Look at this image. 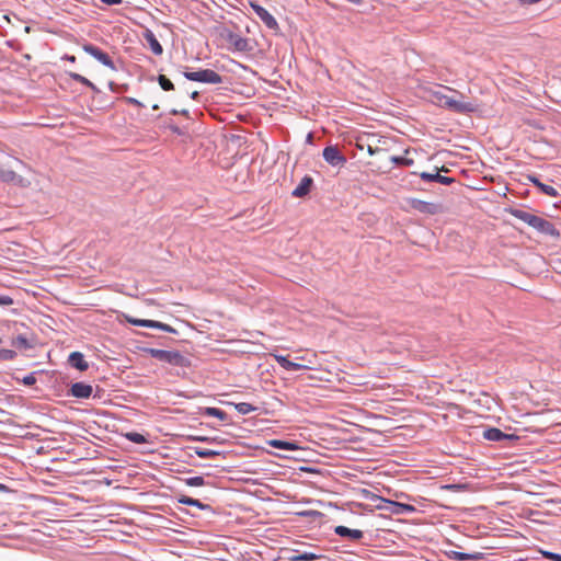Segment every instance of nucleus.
I'll use <instances>...</instances> for the list:
<instances>
[{
    "instance_id": "8fccbe9b",
    "label": "nucleus",
    "mask_w": 561,
    "mask_h": 561,
    "mask_svg": "<svg viewBox=\"0 0 561 561\" xmlns=\"http://www.w3.org/2000/svg\"><path fill=\"white\" fill-rule=\"evenodd\" d=\"M108 88H110V90H111L112 92H115V93H117V92H118V84H117V83H115L114 81H110V82H108Z\"/></svg>"
},
{
    "instance_id": "a18cd8bd",
    "label": "nucleus",
    "mask_w": 561,
    "mask_h": 561,
    "mask_svg": "<svg viewBox=\"0 0 561 561\" xmlns=\"http://www.w3.org/2000/svg\"><path fill=\"white\" fill-rule=\"evenodd\" d=\"M178 501L181 504H185V505H191L192 506L193 497H190V496H186V495H180Z\"/></svg>"
},
{
    "instance_id": "c03bdc74",
    "label": "nucleus",
    "mask_w": 561,
    "mask_h": 561,
    "mask_svg": "<svg viewBox=\"0 0 561 561\" xmlns=\"http://www.w3.org/2000/svg\"><path fill=\"white\" fill-rule=\"evenodd\" d=\"M196 454H197V456H221V453L216 451V450H209V449L197 450Z\"/></svg>"
},
{
    "instance_id": "5701e85b",
    "label": "nucleus",
    "mask_w": 561,
    "mask_h": 561,
    "mask_svg": "<svg viewBox=\"0 0 561 561\" xmlns=\"http://www.w3.org/2000/svg\"><path fill=\"white\" fill-rule=\"evenodd\" d=\"M68 76L76 82H79L85 87H88L89 89H91L94 93H100V90L99 88L93 83L91 82L89 79H87L85 77L77 73V72H68Z\"/></svg>"
},
{
    "instance_id": "c756f323",
    "label": "nucleus",
    "mask_w": 561,
    "mask_h": 561,
    "mask_svg": "<svg viewBox=\"0 0 561 561\" xmlns=\"http://www.w3.org/2000/svg\"><path fill=\"white\" fill-rule=\"evenodd\" d=\"M12 345L15 347H19V348H30L31 347L28 340L22 334H19L16 337H14L12 340Z\"/></svg>"
},
{
    "instance_id": "ddd939ff",
    "label": "nucleus",
    "mask_w": 561,
    "mask_h": 561,
    "mask_svg": "<svg viewBox=\"0 0 561 561\" xmlns=\"http://www.w3.org/2000/svg\"><path fill=\"white\" fill-rule=\"evenodd\" d=\"M411 206L415 210L423 213V214H428V215H435L438 213V209H439V205H437L435 203L421 201V199H412Z\"/></svg>"
},
{
    "instance_id": "20e7f679",
    "label": "nucleus",
    "mask_w": 561,
    "mask_h": 561,
    "mask_svg": "<svg viewBox=\"0 0 561 561\" xmlns=\"http://www.w3.org/2000/svg\"><path fill=\"white\" fill-rule=\"evenodd\" d=\"M183 76L190 81L220 84L224 82L222 77L213 69H199L197 71H184Z\"/></svg>"
},
{
    "instance_id": "49530a36",
    "label": "nucleus",
    "mask_w": 561,
    "mask_h": 561,
    "mask_svg": "<svg viewBox=\"0 0 561 561\" xmlns=\"http://www.w3.org/2000/svg\"><path fill=\"white\" fill-rule=\"evenodd\" d=\"M192 506H196L199 510H208L209 505L202 503L201 501L193 499Z\"/></svg>"
},
{
    "instance_id": "4468645a",
    "label": "nucleus",
    "mask_w": 561,
    "mask_h": 561,
    "mask_svg": "<svg viewBox=\"0 0 561 561\" xmlns=\"http://www.w3.org/2000/svg\"><path fill=\"white\" fill-rule=\"evenodd\" d=\"M527 179L529 182H531L542 194L551 196V197H558L559 192L551 185L545 184L540 182L537 175L529 174L527 175Z\"/></svg>"
},
{
    "instance_id": "13d9d810",
    "label": "nucleus",
    "mask_w": 561,
    "mask_h": 561,
    "mask_svg": "<svg viewBox=\"0 0 561 561\" xmlns=\"http://www.w3.org/2000/svg\"><path fill=\"white\" fill-rule=\"evenodd\" d=\"M65 59L69 60L70 62H75L76 61V57L72 56V55H66Z\"/></svg>"
},
{
    "instance_id": "412c9836",
    "label": "nucleus",
    "mask_w": 561,
    "mask_h": 561,
    "mask_svg": "<svg viewBox=\"0 0 561 561\" xmlns=\"http://www.w3.org/2000/svg\"><path fill=\"white\" fill-rule=\"evenodd\" d=\"M275 360L282 368H284L288 371H298L304 367L302 365H300L298 363H294V362L289 360L284 355H275Z\"/></svg>"
},
{
    "instance_id": "bb28decb",
    "label": "nucleus",
    "mask_w": 561,
    "mask_h": 561,
    "mask_svg": "<svg viewBox=\"0 0 561 561\" xmlns=\"http://www.w3.org/2000/svg\"><path fill=\"white\" fill-rule=\"evenodd\" d=\"M391 162L399 167H411L414 164V160L411 158L402 157V156H392L390 158Z\"/></svg>"
},
{
    "instance_id": "603ef678",
    "label": "nucleus",
    "mask_w": 561,
    "mask_h": 561,
    "mask_svg": "<svg viewBox=\"0 0 561 561\" xmlns=\"http://www.w3.org/2000/svg\"><path fill=\"white\" fill-rule=\"evenodd\" d=\"M522 4H535L540 2L541 0H518Z\"/></svg>"
},
{
    "instance_id": "5fc2aeb1",
    "label": "nucleus",
    "mask_w": 561,
    "mask_h": 561,
    "mask_svg": "<svg viewBox=\"0 0 561 561\" xmlns=\"http://www.w3.org/2000/svg\"><path fill=\"white\" fill-rule=\"evenodd\" d=\"M190 98H191L192 100L197 101V100L199 99V92H197V91H193V92L190 94Z\"/></svg>"
},
{
    "instance_id": "79ce46f5",
    "label": "nucleus",
    "mask_w": 561,
    "mask_h": 561,
    "mask_svg": "<svg viewBox=\"0 0 561 561\" xmlns=\"http://www.w3.org/2000/svg\"><path fill=\"white\" fill-rule=\"evenodd\" d=\"M158 329L168 333L178 334L176 329L163 322H159Z\"/></svg>"
},
{
    "instance_id": "69168bd1",
    "label": "nucleus",
    "mask_w": 561,
    "mask_h": 561,
    "mask_svg": "<svg viewBox=\"0 0 561 561\" xmlns=\"http://www.w3.org/2000/svg\"><path fill=\"white\" fill-rule=\"evenodd\" d=\"M270 454H271V456H275V457L280 456V455H279V454H277V453H270Z\"/></svg>"
},
{
    "instance_id": "6e6d98bb",
    "label": "nucleus",
    "mask_w": 561,
    "mask_h": 561,
    "mask_svg": "<svg viewBox=\"0 0 561 561\" xmlns=\"http://www.w3.org/2000/svg\"><path fill=\"white\" fill-rule=\"evenodd\" d=\"M378 151H379V149H378V148H373L371 146H368V153H369L370 156L376 154Z\"/></svg>"
},
{
    "instance_id": "2eb2a0df",
    "label": "nucleus",
    "mask_w": 561,
    "mask_h": 561,
    "mask_svg": "<svg viewBox=\"0 0 561 561\" xmlns=\"http://www.w3.org/2000/svg\"><path fill=\"white\" fill-rule=\"evenodd\" d=\"M142 36L145 38V41L148 43L151 51L157 55V56H160L162 55L163 53V47L162 45L160 44V42L157 39L156 35L153 34V32L149 28H146L142 33Z\"/></svg>"
},
{
    "instance_id": "39448f33",
    "label": "nucleus",
    "mask_w": 561,
    "mask_h": 561,
    "mask_svg": "<svg viewBox=\"0 0 561 561\" xmlns=\"http://www.w3.org/2000/svg\"><path fill=\"white\" fill-rule=\"evenodd\" d=\"M11 156L0 150V181L5 183H16L22 180L13 170L10 169Z\"/></svg>"
},
{
    "instance_id": "3c124183",
    "label": "nucleus",
    "mask_w": 561,
    "mask_h": 561,
    "mask_svg": "<svg viewBox=\"0 0 561 561\" xmlns=\"http://www.w3.org/2000/svg\"><path fill=\"white\" fill-rule=\"evenodd\" d=\"M443 489H446V490H458V489H461V486L458 485V484H448V485H444Z\"/></svg>"
},
{
    "instance_id": "393cba45",
    "label": "nucleus",
    "mask_w": 561,
    "mask_h": 561,
    "mask_svg": "<svg viewBox=\"0 0 561 561\" xmlns=\"http://www.w3.org/2000/svg\"><path fill=\"white\" fill-rule=\"evenodd\" d=\"M240 414H249L256 411L257 408L248 402L231 403Z\"/></svg>"
},
{
    "instance_id": "423d86ee",
    "label": "nucleus",
    "mask_w": 561,
    "mask_h": 561,
    "mask_svg": "<svg viewBox=\"0 0 561 561\" xmlns=\"http://www.w3.org/2000/svg\"><path fill=\"white\" fill-rule=\"evenodd\" d=\"M222 37L226 42L232 47L233 50L241 53H251L253 50V46L249 38L242 37L241 35L227 31L222 34Z\"/></svg>"
},
{
    "instance_id": "58836bf2",
    "label": "nucleus",
    "mask_w": 561,
    "mask_h": 561,
    "mask_svg": "<svg viewBox=\"0 0 561 561\" xmlns=\"http://www.w3.org/2000/svg\"><path fill=\"white\" fill-rule=\"evenodd\" d=\"M121 100L123 102L129 104V105H134V106H137V107H144V104L140 101H138L137 99H135V98L123 96Z\"/></svg>"
},
{
    "instance_id": "a19ab883",
    "label": "nucleus",
    "mask_w": 561,
    "mask_h": 561,
    "mask_svg": "<svg viewBox=\"0 0 561 561\" xmlns=\"http://www.w3.org/2000/svg\"><path fill=\"white\" fill-rule=\"evenodd\" d=\"M22 383L25 386H33L36 383L35 373H31L22 379Z\"/></svg>"
},
{
    "instance_id": "a211bd4d",
    "label": "nucleus",
    "mask_w": 561,
    "mask_h": 561,
    "mask_svg": "<svg viewBox=\"0 0 561 561\" xmlns=\"http://www.w3.org/2000/svg\"><path fill=\"white\" fill-rule=\"evenodd\" d=\"M334 533L341 537H347L348 539L353 541L360 540L364 536L363 531L359 529H351L346 526H336L334 529Z\"/></svg>"
},
{
    "instance_id": "0e129e2a",
    "label": "nucleus",
    "mask_w": 561,
    "mask_h": 561,
    "mask_svg": "<svg viewBox=\"0 0 561 561\" xmlns=\"http://www.w3.org/2000/svg\"><path fill=\"white\" fill-rule=\"evenodd\" d=\"M4 490H7L5 485L0 483V491H4Z\"/></svg>"
},
{
    "instance_id": "0eeeda50",
    "label": "nucleus",
    "mask_w": 561,
    "mask_h": 561,
    "mask_svg": "<svg viewBox=\"0 0 561 561\" xmlns=\"http://www.w3.org/2000/svg\"><path fill=\"white\" fill-rule=\"evenodd\" d=\"M250 7L267 28L275 32L279 30L276 19L265 8L255 1H250Z\"/></svg>"
},
{
    "instance_id": "f8f14e48",
    "label": "nucleus",
    "mask_w": 561,
    "mask_h": 561,
    "mask_svg": "<svg viewBox=\"0 0 561 561\" xmlns=\"http://www.w3.org/2000/svg\"><path fill=\"white\" fill-rule=\"evenodd\" d=\"M68 393L78 399H88L92 396L93 388L91 385L78 381L71 385Z\"/></svg>"
},
{
    "instance_id": "de8ad7c7",
    "label": "nucleus",
    "mask_w": 561,
    "mask_h": 561,
    "mask_svg": "<svg viewBox=\"0 0 561 561\" xmlns=\"http://www.w3.org/2000/svg\"><path fill=\"white\" fill-rule=\"evenodd\" d=\"M142 319L134 318L130 316H126V321L133 325L139 327V322H141Z\"/></svg>"
},
{
    "instance_id": "f704fd0d",
    "label": "nucleus",
    "mask_w": 561,
    "mask_h": 561,
    "mask_svg": "<svg viewBox=\"0 0 561 561\" xmlns=\"http://www.w3.org/2000/svg\"><path fill=\"white\" fill-rule=\"evenodd\" d=\"M437 175H438V172H435V173L422 172V173H420V178L425 182H437Z\"/></svg>"
},
{
    "instance_id": "a878e982",
    "label": "nucleus",
    "mask_w": 561,
    "mask_h": 561,
    "mask_svg": "<svg viewBox=\"0 0 561 561\" xmlns=\"http://www.w3.org/2000/svg\"><path fill=\"white\" fill-rule=\"evenodd\" d=\"M157 81L163 91L169 92L175 89L173 82L164 75H159Z\"/></svg>"
},
{
    "instance_id": "4d7b16f0",
    "label": "nucleus",
    "mask_w": 561,
    "mask_h": 561,
    "mask_svg": "<svg viewBox=\"0 0 561 561\" xmlns=\"http://www.w3.org/2000/svg\"><path fill=\"white\" fill-rule=\"evenodd\" d=\"M179 113H180V115H183L186 118H190V112L187 110H181Z\"/></svg>"
},
{
    "instance_id": "ea45409f",
    "label": "nucleus",
    "mask_w": 561,
    "mask_h": 561,
    "mask_svg": "<svg viewBox=\"0 0 561 561\" xmlns=\"http://www.w3.org/2000/svg\"><path fill=\"white\" fill-rule=\"evenodd\" d=\"M455 182H456V180L454 178L445 176L439 173L437 175V183H440L443 185H450Z\"/></svg>"
},
{
    "instance_id": "6ab92c4d",
    "label": "nucleus",
    "mask_w": 561,
    "mask_h": 561,
    "mask_svg": "<svg viewBox=\"0 0 561 561\" xmlns=\"http://www.w3.org/2000/svg\"><path fill=\"white\" fill-rule=\"evenodd\" d=\"M201 414L204 416L217 417L225 423H228L230 421L229 415L224 410L214 407L204 408Z\"/></svg>"
},
{
    "instance_id": "2f4dec72",
    "label": "nucleus",
    "mask_w": 561,
    "mask_h": 561,
    "mask_svg": "<svg viewBox=\"0 0 561 561\" xmlns=\"http://www.w3.org/2000/svg\"><path fill=\"white\" fill-rule=\"evenodd\" d=\"M126 438L136 444H142L146 442V437L142 434L136 432L127 433Z\"/></svg>"
},
{
    "instance_id": "7ed1b4c3",
    "label": "nucleus",
    "mask_w": 561,
    "mask_h": 561,
    "mask_svg": "<svg viewBox=\"0 0 561 561\" xmlns=\"http://www.w3.org/2000/svg\"><path fill=\"white\" fill-rule=\"evenodd\" d=\"M482 438L499 443L501 447H511L520 438L514 434H507L496 427H483L481 432Z\"/></svg>"
},
{
    "instance_id": "052dcab7",
    "label": "nucleus",
    "mask_w": 561,
    "mask_h": 561,
    "mask_svg": "<svg viewBox=\"0 0 561 561\" xmlns=\"http://www.w3.org/2000/svg\"><path fill=\"white\" fill-rule=\"evenodd\" d=\"M179 112H180L179 110L173 108V110L170 111V114L171 115H180Z\"/></svg>"
},
{
    "instance_id": "f3484780",
    "label": "nucleus",
    "mask_w": 561,
    "mask_h": 561,
    "mask_svg": "<svg viewBox=\"0 0 561 561\" xmlns=\"http://www.w3.org/2000/svg\"><path fill=\"white\" fill-rule=\"evenodd\" d=\"M508 213H510L513 217H515V218H517V219H519V220L524 221L525 224H527V225H528V226H530L531 228L534 227L535 221H536V219L538 218V216H537V215L531 214V213H529V211H526V210H524V209H519V208H510V209H508Z\"/></svg>"
},
{
    "instance_id": "e433bc0d",
    "label": "nucleus",
    "mask_w": 561,
    "mask_h": 561,
    "mask_svg": "<svg viewBox=\"0 0 561 561\" xmlns=\"http://www.w3.org/2000/svg\"><path fill=\"white\" fill-rule=\"evenodd\" d=\"M159 322L160 321L142 319L141 322H139V327L158 329Z\"/></svg>"
},
{
    "instance_id": "c85d7f7f",
    "label": "nucleus",
    "mask_w": 561,
    "mask_h": 561,
    "mask_svg": "<svg viewBox=\"0 0 561 561\" xmlns=\"http://www.w3.org/2000/svg\"><path fill=\"white\" fill-rule=\"evenodd\" d=\"M390 502L391 500H387L382 496H379V495H376V499L374 500V507L376 510H388L389 511V507H390Z\"/></svg>"
},
{
    "instance_id": "72a5a7b5",
    "label": "nucleus",
    "mask_w": 561,
    "mask_h": 561,
    "mask_svg": "<svg viewBox=\"0 0 561 561\" xmlns=\"http://www.w3.org/2000/svg\"><path fill=\"white\" fill-rule=\"evenodd\" d=\"M185 483L190 486H202L205 484L203 477H192L185 479Z\"/></svg>"
},
{
    "instance_id": "f03ea898",
    "label": "nucleus",
    "mask_w": 561,
    "mask_h": 561,
    "mask_svg": "<svg viewBox=\"0 0 561 561\" xmlns=\"http://www.w3.org/2000/svg\"><path fill=\"white\" fill-rule=\"evenodd\" d=\"M433 96L439 106L450 110L458 114H467L476 111V106L470 102L456 101L453 98L442 93L440 91L433 92Z\"/></svg>"
},
{
    "instance_id": "338daca9",
    "label": "nucleus",
    "mask_w": 561,
    "mask_h": 561,
    "mask_svg": "<svg viewBox=\"0 0 561 561\" xmlns=\"http://www.w3.org/2000/svg\"><path fill=\"white\" fill-rule=\"evenodd\" d=\"M158 108H159V105H158V104H154V105L152 106V110H158Z\"/></svg>"
},
{
    "instance_id": "774afa93",
    "label": "nucleus",
    "mask_w": 561,
    "mask_h": 561,
    "mask_svg": "<svg viewBox=\"0 0 561 561\" xmlns=\"http://www.w3.org/2000/svg\"><path fill=\"white\" fill-rule=\"evenodd\" d=\"M511 456H512V457H515V456H517V455H516V454H512Z\"/></svg>"
},
{
    "instance_id": "4be33fe9",
    "label": "nucleus",
    "mask_w": 561,
    "mask_h": 561,
    "mask_svg": "<svg viewBox=\"0 0 561 561\" xmlns=\"http://www.w3.org/2000/svg\"><path fill=\"white\" fill-rule=\"evenodd\" d=\"M389 511L391 514L399 515L403 513H413L415 511V507L410 504L391 501Z\"/></svg>"
},
{
    "instance_id": "7c9ffc66",
    "label": "nucleus",
    "mask_w": 561,
    "mask_h": 561,
    "mask_svg": "<svg viewBox=\"0 0 561 561\" xmlns=\"http://www.w3.org/2000/svg\"><path fill=\"white\" fill-rule=\"evenodd\" d=\"M18 356L16 352L8 348H0V362L13 360Z\"/></svg>"
},
{
    "instance_id": "473e14b6",
    "label": "nucleus",
    "mask_w": 561,
    "mask_h": 561,
    "mask_svg": "<svg viewBox=\"0 0 561 561\" xmlns=\"http://www.w3.org/2000/svg\"><path fill=\"white\" fill-rule=\"evenodd\" d=\"M357 495L360 497V499H364V500H368V501H371L374 502V500L376 499V495L375 493L370 492L369 490L367 489H359L357 491Z\"/></svg>"
},
{
    "instance_id": "e2e57ef3",
    "label": "nucleus",
    "mask_w": 561,
    "mask_h": 561,
    "mask_svg": "<svg viewBox=\"0 0 561 561\" xmlns=\"http://www.w3.org/2000/svg\"><path fill=\"white\" fill-rule=\"evenodd\" d=\"M300 469H301V470H305V471H308V472H314V470H313V469H311V468H305V467H301Z\"/></svg>"
},
{
    "instance_id": "09e8293b",
    "label": "nucleus",
    "mask_w": 561,
    "mask_h": 561,
    "mask_svg": "<svg viewBox=\"0 0 561 561\" xmlns=\"http://www.w3.org/2000/svg\"><path fill=\"white\" fill-rule=\"evenodd\" d=\"M106 5H117L123 2V0H101Z\"/></svg>"
},
{
    "instance_id": "6e6552de",
    "label": "nucleus",
    "mask_w": 561,
    "mask_h": 561,
    "mask_svg": "<svg viewBox=\"0 0 561 561\" xmlns=\"http://www.w3.org/2000/svg\"><path fill=\"white\" fill-rule=\"evenodd\" d=\"M83 50L94 57L98 61H100L102 65L108 67L112 70H116L115 62L111 58V56L102 50L100 47L93 45V44H85L83 45Z\"/></svg>"
},
{
    "instance_id": "864d4df0",
    "label": "nucleus",
    "mask_w": 561,
    "mask_h": 561,
    "mask_svg": "<svg viewBox=\"0 0 561 561\" xmlns=\"http://www.w3.org/2000/svg\"><path fill=\"white\" fill-rule=\"evenodd\" d=\"M127 90H128V84H118L117 93H123V92H126Z\"/></svg>"
},
{
    "instance_id": "cd10ccee",
    "label": "nucleus",
    "mask_w": 561,
    "mask_h": 561,
    "mask_svg": "<svg viewBox=\"0 0 561 561\" xmlns=\"http://www.w3.org/2000/svg\"><path fill=\"white\" fill-rule=\"evenodd\" d=\"M453 558L455 560H459V561H462V560H477V559H480L481 558V553H465V552H458V551H453Z\"/></svg>"
},
{
    "instance_id": "680f3d73",
    "label": "nucleus",
    "mask_w": 561,
    "mask_h": 561,
    "mask_svg": "<svg viewBox=\"0 0 561 561\" xmlns=\"http://www.w3.org/2000/svg\"><path fill=\"white\" fill-rule=\"evenodd\" d=\"M312 138H313L312 134H311V133H309V134H308V136H307V141H308V142H311V141H312Z\"/></svg>"
},
{
    "instance_id": "4c0bfd02",
    "label": "nucleus",
    "mask_w": 561,
    "mask_h": 561,
    "mask_svg": "<svg viewBox=\"0 0 561 561\" xmlns=\"http://www.w3.org/2000/svg\"><path fill=\"white\" fill-rule=\"evenodd\" d=\"M167 127L175 135L178 136H183L185 135V130L182 129L181 127H179L176 124H174L173 122H170Z\"/></svg>"
},
{
    "instance_id": "9b49d317",
    "label": "nucleus",
    "mask_w": 561,
    "mask_h": 561,
    "mask_svg": "<svg viewBox=\"0 0 561 561\" xmlns=\"http://www.w3.org/2000/svg\"><path fill=\"white\" fill-rule=\"evenodd\" d=\"M313 186H314L313 179L310 175L306 174L301 179L300 183L293 190L291 196L296 197V198H305L306 196H308L310 194Z\"/></svg>"
},
{
    "instance_id": "f257e3e1",
    "label": "nucleus",
    "mask_w": 561,
    "mask_h": 561,
    "mask_svg": "<svg viewBox=\"0 0 561 561\" xmlns=\"http://www.w3.org/2000/svg\"><path fill=\"white\" fill-rule=\"evenodd\" d=\"M144 352L160 362L168 363L172 366L187 368L191 366V359L179 351H167L152 347L144 348Z\"/></svg>"
},
{
    "instance_id": "aec40b11",
    "label": "nucleus",
    "mask_w": 561,
    "mask_h": 561,
    "mask_svg": "<svg viewBox=\"0 0 561 561\" xmlns=\"http://www.w3.org/2000/svg\"><path fill=\"white\" fill-rule=\"evenodd\" d=\"M266 444L270 447H274L276 449H282V450H297V449H299V446L295 442H290V440L270 439V440H266Z\"/></svg>"
},
{
    "instance_id": "1a4fd4ad",
    "label": "nucleus",
    "mask_w": 561,
    "mask_h": 561,
    "mask_svg": "<svg viewBox=\"0 0 561 561\" xmlns=\"http://www.w3.org/2000/svg\"><path fill=\"white\" fill-rule=\"evenodd\" d=\"M323 159L332 167H343L347 159L336 146H328L322 152Z\"/></svg>"
},
{
    "instance_id": "37998d69",
    "label": "nucleus",
    "mask_w": 561,
    "mask_h": 561,
    "mask_svg": "<svg viewBox=\"0 0 561 561\" xmlns=\"http://www.w3.org/2000/svg\"><path fill=\"white\" fill-rule=\"evenodd\" d=\"M13 299L8 295H0V306L7 307L13 305Z\"/></svg>"
},
{
    "instance_id": "9d476101",
    "label": "nucleus",
    "mask_w": 561,
    "mask_h": 561,
    "mask_svg": "<svg viewBox=\"0 0 561 561\" xmlns=\"http://www.w3.org/2000/svg\"><path fill=\"white\" fill-rule=\"evenodd\" d=\"M533 228L545 236H550L552 238L560 237V231L556 228V226L551 221L539 216L536 219Z\"/></svg>"
},
{
    "instance_id": "dca6fc26",
    "label": "nucleus",
    "mask_w": 561,
    "mask_h": 561,
    "mask_svg": "<svg viewBox=\"0 0 561 561\" xmlns=\"http://www.w3.org/2000/svg\"><path fill=\"white\" fill-rule=\"evenodd\" d=\"M68 363L71 367L78 369L79 371H85L89 368V364L81 352L76 351L70 353Z\"/></svg>"
},
{
    "instance_id": "c9c22d12",
    "label": "nucleus",
    "mask_w": 561,
    "mask_h": 561,
    "mask_svg": "<svg viewBox=\"0 0 561 561\" xmlns=\"http://www.w3.org/2000/svg\"><path fill=\"white\" fill-rule=\"evenodd\" d=\"M540 553L543 558L549 559L551 561H561V554L547 551V550H540Z\"/></svg>"
},
{
    "instance_id": "bf43d9fd",
    "label": "nucleus",
    "mask_w": 561,
    "mask_h": 561,
    "mask_svg": "<svg viewBox=\"0 0 561 561\" xmlns=\"http://www.w3.org/2000/svg\"><path fill=\"white\" fill-rule=\"evenodd\" d=\"M102 391H103V390H102V389H100V388L98 387V388H96V392H95V394H94V398H96V397H98V398H101V392H102Z\"/></svg>"
},
{
    "instance_id": "b1692460",
    "label": "nucleus",
    "mask_w": 561,
    "mask_h": 561,
    "mask_svg": "<svg viewBox=\"0 0 561 561\" xmlns=\"http://www.w3.org/2000/svg\"><path fill=\"white\" fill-rule=\"evenodd\" d=\"M319 558H320V556H318L313 552H304V553L295 552L294 554L288 557V560L289 561H314V560H318Z\"/></svg>"
}]
</instances>
